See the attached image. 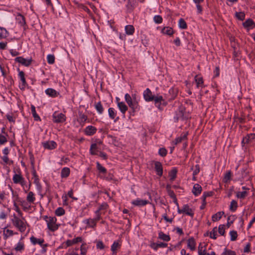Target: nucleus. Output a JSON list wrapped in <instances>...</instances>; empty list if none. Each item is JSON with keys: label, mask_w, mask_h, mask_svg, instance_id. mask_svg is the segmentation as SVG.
<instances>
[{"label": "nucleus", "mask_w": 255, "mask_h": 255, "mask_svg": "<svg viewBox=\"0 0 255 255\" xmlns=\"http://www.w3.org/2000/svg\"><path fill=\"white\" fill-rule=\"evenodd\" d=\"M13 218L11 220L13 225L21 233L25 232L26 229V222L18 218L15 214L13 215Z\"/></svg>", "instance_id": "f257e3e1"}, {"label": "nucleus", "mask_w": 255, "mask_h": 255, "mask_svg": "<svg viewBox=\"0 0 255 255\" xmlns=\"http://www.w3.org/2000/svg\"><path fill=\"white\" fill-rule=\"evenodd\" d=\"M46 221L47 224L48 228L51 231H55L58 229V226L56 225V218L54 217H48L45 216Z\"/></svg>", "instance_id": "f03ea898"}, {"label": "nucleus", "mask_w": 255, "mask_h": 255, "mask_svg": "<svg viewBox=\"0 0 255 255\" xmlns=\"http://www.w3.org/2000/svg\"><path fill=\"white\" fill-rule=\"evenodd\" d=\"M52 118L53 122L55 123H63L66 121V116L62 113L54 112Z\"/></svg>", "instance_id": "7ed1b4c3"}, {"label": "nucleus", "mask_w": 255, "mask_h": 255, "mask_svg": "<svg viewBox=\"0 0 255 255\" xmlns=\"http://www.w3.org/2000/svg\"><path fill=\"white\" fill-rule=\"evenodd\" d=\"M32 60L30 58L29 59H25L22 57H17L15 58V61L21 64L22 65L28 67L31 64Z\"/></svg>", "instance_id": "20e7f679"}, {"label": "nucleus", "mask_w": 255, "mask_h": 255, "mask_svg": "<svg viewBox=\"0 0 255 255\" xmlns=\"http://www.w3.org/2000/svg\"><path fill=\"white\" fill-rule=\"evenodd\" d=\"M17 234H18L17 232L14 233L12 230L6 229V227L3 229V238L5 240L14 235Z\"/></svg>", "instance_id": "39448f33"}, {"label": "nucleus", "mask_w": 255, "mask_h": 255, "mask_svg": "<svg viewBox=\"0 0 255 255\" xmlns=\"http://www.w3.org/2000/svg\"><path fill=\"white\" fill-rule=\"evenodd\" d=\"M143 97L144 100L147 102L152 101L154 99V96L152 95V92L149 88H147L144 91Z\"/></svg>", "instance_id": "423d86ee"}, {"label": "nucleus", "mask_w": 255, "mask_h": 255, "mask_svg": "<svg viewBox=\"0 0 255 255\" xmlns=\"http://www.w3.org/2000/svg\"><path fill=\"white\" fill-rule=\"evenodd\" d=\"M43 146L45 149H53L56 147V143L53 140L48 141L42 143Z\"/></svg>", "instance_id": "0eeeda50"}, {"label": "nucleus", "mask_w": 255, "mask_h": 255, "mask_svg": "<svg viewBox=\"0 0 255 255\" xmlns=\"http://www.w3.org/2000/svg\"><path fill=\"white\" fill-rule=\"evenodd\" d=\"M96 131L97 128L92 126H88L84 129L85 133L89 136L94 134Z\"/></svg>", "instance_id": "6e6552de"}, {"label": "nucleus", "mask_w": 255, "mask_h": 255, "mask_svg": "<svg viewBox=\"0 0 255 255\" xmlns=\"http://www.w3.org/2000/svg\"><path fill=\"white\" fill-rule=\"evenodd\" d=\"M149 203V202L147 200H143L140 199H136V200H134L132 201L131 203L132 204L136 206H143L146 205Z\"/></svg>", "instance_id": "1a4fd4ad"}, {"label": "nucleus", "mask_w": 255, "mask_h": 255, "mask_svg": "<svg viewBox=\"0 0 255 255\" xmlns=\"http://www.w3.org/2000/svg\"><path fill=\"white\" fill-rule=\"evenodd\" d=\"M128 104L129 108L132 109L133 112L139 110L140 107L138 101H136L135 100L134 101L132 100L128 103Z\"/></svg>", "instance_id": "9d476101"}, {"label": "nucleus", "mask_w": 255, "mask_h": 255, "mask_svg": "<svg viewBox=\"0 0 255 255\" xmlns=\"http://www.w3.org/2000/svg\"><path fill=\"white\" fill-rule=\"evenodd\" d=\"M243 25L244 27L247 28L248 30L250 29L255 27V23L251 18H249L246 20L244 22H243Z\"/></svg>", "instance_id": "9b49d317"}, {"label": "nucleus", "mask_w": 255, "mask_h": 255, "mask_svg": "<svg viewBox=\"0 0 255 255\" xmlns=\"http://www.w3.org/2000/svg\"><path fill=\"white\" fill-rule=\"evenodd\" d=\"M117 104L119 110L123 114V117H125V113L128 109V106L123 102H118Z\"/></svg>", "instance_id": "f8f14e48"}, {"label": "nucleus", "mask_w": 255, "mask_h": 255, "mask_svg": "<svg viewBox=\"0 0 255 255\" xmlns=\"http://www.w3.org/2000/svg\"><path fill=\"white\" fill-rule=\"evenodd\" d=\"M82 237H78L76 238L73 239V240H68L66 242V244L67 247L71 246L74 244H76L78 243L82 242Z\"/></svg>", "instance_id": "ddd939ff"}, {"label": "nucleus", "mask_w": 255, "mask_h": 255, "mask_svg": "<svg viewBox=\"0 0 255 255\" xmlns=\"http://www.w3.org/2000/svg\"><path fill=\"white\" fill-rule=\"evenodd\" d=\"M87 119L88 118L86 115L83 114L82 112H79V117L77 121L81 126L83 127Z\"/></svg>", "instance_id": "4468645a"}, {"label": "nucleus", "mask_w": 255, "mask_h": 255, "mask_svg": "<svg viewBox=\"0 0 255 255\" xmlns=\"http://www.w3.org/2000/svg\"><path fill=\"white\" fill-rule=\"evenodd\" d=\"M155 169L158 175L159 176H162L163 174V168L160 162L156 161L155 162Z\"/></svg>", "instance_id": "2eb2a0df"}, {"label": "nucleus", "mask_w": 255, "mask_h": 255, "mask_svg": "<svg viewBox=\"0 0 255 255\" xmlns=\"http://www.w3.org/2000/svg\"><path fill=\"white\" fill-rule=\"evenodd\" d=\"M182 209L183 213H185L186 215H189L192 217H193L194 213L192 210L189 207L188 205H184L182 207Z\"/></svg>", "instance_id": "dca6fc26"}, {"label": "nucleus", "mask_w": 255, "mask_h": 255, "mask_svg": "<svg viewBox=\"0 0 255 255\" xmlns=\"http://www.w3.org/2000/svg\"><path fill=\"white\" fill-rule=\"evenodd\" d=\"M187 247L191 251H194L195 250L196 242L193 237H191L188 240Z\"/></svg>", "instance_id": "f3484780"}, {"label": "nucleus", "mask_w": 255, "mask_h": 255, "mask_svg": "<svg viewBox=\"0 0 255 255\" xmlns=\"http://www.w3.org/2000/svg\"><path fill=\"white\" fill-rule=\"evenodd\" d=\"M30 242L33 245H35L36 244H39L41 246H43V243H44V241L43 239H37L34 236H32L30 238Z\"/></svg>", "instance_id": "a211bd4d"}, {"label": "nucleus", "mask_w": 255, "mask_h": 255, "mask_svg": "<svg viewBox=\"0 0 255 255\" xmlns=\"http://www.w3.org/2000/svg\"><path fill=\"white\" fill-rule=\"evenodd\" d=\"M45 93L50 97H56L59 95V93L52 88H48L45 90Z\"/></svg>", "instance_id": "6ab92c4d"}, {"label": "nucleus", "mask_w": 255, "mask_h": 255, "mask_svg": "<svg viewBox=\"0 0 255 255\" xmlns=\"http://www.w3.org/2000/svg\"><path fill=\"white\" fill-rule=\"evenodd\" d=\"M153 100L155 102V104L156 106L158 108L160 109V105L162 103V102H164L163 98L162 96H158L154 97Z\"/></svg>", "instance_id": "aec40b11"}, {"label": "nucleus", "mask_w": 255, "mask_h": 255, "mask_svg": "<svg viewBox=\"0 0 255 255\" xmlns=\"http://www.w3.org/2000/svg\"><path fill=\"white\" fill-rule=\"evenodd\" d=\"M202 191V187L199 184H195L193 188L192 192L195 196L199 195Z\"/></svg>", "instance_id": "412c9836"}, {"label": "nucleus", "mask_w": 255, "mask_h": 255, "mask_svg": "<svg viewBox=\"0 0 255 255\" xmlns=\"http://www.w3.org/2000/svg\"><path fill=\"white\" fill-rule=\"evenodd\" d=\"M70 173V168L68 167H64L62 169L61 172V177L62 178H65L69 176Z\"/></svg>", "instance_id": "4be33fe9"}, {"label": "nucleus", "mask_w": 255, "mask_h": 255, "mask_svg": "<svg viewBox=\"0 0 255 255\" xmlns=\"http://www.w3.org/2000/svg\"><path fill=\"white\" fill-rule=\"evenodd\" d=\"M23 177L20 174H15L12 177V180L14 183L19 184L21 180L23 179Z\"/></svg>", "instance_id": "5701e85b"}, {"label": "nucleus", "mask_w": 255, "mask_h": 255, "mask_svg": "<svg viewBox=\"0 0 255 255\" xmlns=\"http://www.w3.org/2000/svg\"><path fill=\"white\" fill-rule=\"evenodd\" d=\"M26 200L28 203L30 204L34 202V201L35 200V197L33 192L30 191L28 192L26 197Z\"/></svg>", "instance_id": "b1692460"}, {"label": "nucleus", "mask_w": 255, "mask_h": 255, "mask_svg": "<svg viewBox=\"0 0 255 255\" xmlns=\"http://www.w3.org/2000/svg\"><path fill=\"white\" fill-rule=\"evenodd\" d=\"M83 222L86 224L87 226L91 228H94L96 225V222L94 220V219H86Z\"/></svg>", "instance_id": "393cba45"}, {"label": "nucleus", "mask_w": 255, "mask_h": 255, "mask_svg": "<svg viewBox=\"0 0 255 255\" xmlns=\"http://www.w3.org/2000/svg\"><path fill=\"white\" fill-rule=\"evenodd\" d=\"M31 111L33 117L35 121H40V117L37 114L36 112L35 107L33 105H31Z\"/></svg>", "instance_id": "a878e982"}, {"label": "nucleus", "mask_w": 255, "mask_h": 255, "mask_svg": "<svg viewBox=\"0 0 255 255\" xmlns=\"http://www.w3.org/2000/svg\"><path fill=\"white\" fill-rule=\"evenodd\" d=\"M95 108L96 109L97 112L99 114H102L104 112V108L101 104V102H99L95 104Z\"/></svg>", "instance_id": "bb28decb"}, {"label": "nucleus", "mask_w": 255, "mask_h": 255, "mask_svg": "<svg viewBox=\"0 0 255 255\" xmlns=\"http://www.w3.org/2000/svg\"><path fill=\"white\" fill-rule=\"evenodd\" d=\"M125 30L128 35H132L134 32V28L131 25H128L125 27Z\"/></svg>", "instance_id": "cd10ccee"}, {"label": "nucleus", "mask_w": 255, "mask_h": 255, "mask_svg": "<svg viewBox=\"0 0 255 255\" xmlns=\"http://www.w3.org/2000/svg\"><path fill=\"white\" fill-rule=\"evenodd\" d=\"M158 238L159 239L166 242H168L170 240V238L169 235H166L162 232H160L159 233Z\"/></svg>", "instance_id": "c85d7f7f"}, {"label": "nucleus", "mask_w": 255, "mask_h": 255, "mask_svg": "<svg viewBox=\"0 0 255 255\" xmlns=\"http://www.w3.org/2000/svg\"><path fill=\"white\" fill-rule=\"evenodd\" d=\"M224 214V213L223 212H219L217 213L216 214L213 215L212 217V221L213 222H216V221L219 220L221 218L222 215Z\"/></svg>", "instance_id": "c756f323"}, {"label": "nucleus", "mask_w": 255, "mask_h": 255, "mask_svg": "<svg viewBox=\"0 0 255 255\" xmlns=\"http://www.w3.org/2000/svg\"><path fill=\"white\" fill-rule=\"evenodd\" d=\"M90 153L92 155H96L97 154L98 152V147L96 143H93L91 144L90 147Z\"/></svg>", "instance_id": "7c9ffc66"}, {"label": "nucleus", "mask_w": 255, "mask_h": 255, "mask_svg": "<svg viewBox=\"0 0 255 255\" xmlns=\"http://www.w3.org/2000/svg\"><path fill=\"white\" fill-rule=\"evenodd\" d=\"M18 76H19V78H20V80L22 82V88L23 89V88H24V87L26 84V80L24 78V73L23 71H20L19 72Z\"/></svg>", "instance_id": "2f4dec72"}, {"label": "nucleus", "mask_w": 255, "mask_h": 255, "mask_svg": "<svg viewBox=\"0 0 255 255\" xmlns=\"http://www.w3.org/2000/svg\"><path fill=\"white\" fill-rule=\"evenodd\" d=\"M8 35V33L5 28L0 27V38H6Z\"/></svg>", "instance_id": "473e14b6"}, {"label": "nucleus", "mask_w": 255, "mask_h": 255, "mask_svg": "<svg viewBox=\"0 0 255 255\" xmlns=\"http://www.w3.org/2000/svg\"><path fill=\"white\" fill-rule=\"evenodd\" d=\"M187 136V133H184L183 134H181V135L180 137H177L175 140V144H177L180 142H181L182 141L186 139Z\"/></svg>", "instance_id": "72a5a7b5"}, {"label": "nucleus", "mask_w": 255, "mask_h": 255, "mask_svg": "<svg viewBox=\"0 0 255 255\" xmlns=\"http://www.w3.org/2000/svg\"><path fill=\"white\" fill-rule=\"evenodd\" d=\"M177 171L176 168H174L172 169L169 173V176L170 177V180L171 181H173L176 177Z\"/></svg>", "instance_id": "f704fd0d"}, {"label": "nucleus", "mask_w": 255, "mask_h": 255, "mask_svg": "<svg viewBox=\"0 0 255 255\" xmlns=\"http://www.w3.org/2000/svg\"><path fill=\"white\" fill-rule=\"evenodd\" d=\"M202 246V244L200 243L198 247V255H207L206 252V248L205 247Z\"/></svg>", "instance_id": "c9c22d12"}, {"label": "nucleus", "mask_w": 255, "mask_h": 255, "mask_svg": "<svg viewBox=\"0 0 255 255\" xmlns=\"http://www.w3.org/2000/svg\"><path fill=\"white\" fill-rule=\"evenodd\" d=\"M108 113L110 118L113 120L115 118L117 115L116 112L115 111V109L113 108H110L108 109Z\"/></svg>", "instance_id": "e433bc0d"}, {"label": "nucleus", "mask_w": 255, "mask_h": 255, "mask_svg": "<svg viewBox=\"0 0 255 255\" xmlns=\"http://www.w3.org/2000/svg\"><path fill=\"white\" fill-rule=\"evenodd\" d=\"M162 32L168 35H171L173 33V29L171 27H164L162 29Z\"/></svg>", "instance_id": "4c0bfd02"}, {"label": "nucleus", "mask_w": 255, "mask_h": 255, "mask_svg": "<svg viewBox=\"0 0 255 255\" xmlns=\"http://www.w3.org/2000/svg\"><path fill=\"white\" fill-rule=\"evenodd\" d=\"M238 207V203L235 200H232L231 202L230 206V210L231 211L234 212L236 210Z\"/></svg>", "instance_id": "58836bf2"}, {"label": "nucleus", "mask_w": 255, "mask_h": 255, "mask_svg": "<svg viewBox=\"0 0 255 255\" xmlns=\"http://www.w3.org/2000/svg\"><path fill=\"white\" fill-rule=\"evenodd\" d=\"M217 227H215L213 229L212 231L210 232V233H207V236L210 234V237L213 239H216V235H217Z\"/></svg>", "instance_id": "ea45409f"}, {"label": "nucleus", "mask_w": 255, "mask_h": 255, "mask_svg": "<svg viewBox=\"0 0 255 255\" xmlns=\"http://www.w3.org/2000/svg\"><path fill=\"white\" fill-rule=\"evenodd\" d=\"M235 16L237 18L240 20H243L245 17V14L244 12H236L235 13Z\"/></svg>", "instance_id": "a19ab883"}, {"label": "nucleus", "mask_w": 255, "mask_h": 255, "mask_svg": "<svg viewBox=\"0 0 255 255\" xmlns=\"http://www.w3.org/2000/svg\"><path fill=\"white\" fill-rule=\"evenodd\" d=\"M178 24H179V27L181 29H184L187 28V24H186L185 21L183 18H180L179 20Z\"/></svg>", "instance_id": "79ce46f5"}, {"label": "nucleus", "mask_w": 255, "mask_h": 255, "mask_svg": "<svg viewBox=\"0 0 255 255\" xmlns=\"http://www.w3.org/2000/svg\"><path fill=\"white\" fill-rule=\"evenodd\" d=\"M65 212L64 209L62 207L58 208L55 212V215L57 216H61L65 214Z\"/></svg>", "instance_id": "37998d69"}, {"label": "nucleus", "mask_w": 255, "mask_h": 255, "mask_svg": "<svg viewBox=\"0 0 255 255\" xmlns=\"http://www.w3.org/2000/svg\"><path fill=\"white\" fill-rule=\"evenodd\" d=\"M195 81L198 87L201 86L203 84V80L202 77H199L197 76H196L195 77Z\"/></svg>", "instance_id": "c03bdc74"}, {"label": "nucleus", "mask_w": 255, "mask_h": 255, "mask_svg": "<svg viewBox=\"0 0 255 255\" xmlns=\"http://www.w3.org/2000/svg\"><path fill=\"white\" fill-rule=\"evenodd\" d=\"M231 172L230 171H228L225 175L223 181L224 182L227 183L231 180Z\"/></svg>", "instance_id": "a18cd8bd"}, {"label": "nucleus", "mask_w": 255, "mask_h": 255, "mask_svg": "<svg viewBox=\"0 0 255 255\" xmlns=\"http://www.w3.org/2000/svg\"><path fill=\"white\" fill-rule=\"evenodd\" d=\"M120 244L117 242H114L113 245L111 246V250L113 252V254L116 253V251L120 247Z\"/></svg>", "instance_id": "49530a36"}, {"label": "nucleus", "mask_w": 255, "mask_h": 255, "mask_svg": "<svg viewBox=\"0 0 255 255\" xmlns=\"http://www.w3.org/2000/svg\"><path fill=\"white\" fill-rule=\"evenodd\" d=\"M230 235L231 236V241H234L236 240L237 237H238L237 232L236 231H230Z\"/></svg>", "instance_id": "de8ad7c7"}, {"label": "nucleus", "mask_w": 255, "mask_h": 255, "mask_svg": "<svg viewBox=\"0 0 255 255\" xmlns=\"http://www.w3.org/2000/svg\"><path fill=\"white\" fill-rule=\"evenodd\" d=\"M222 255H236V252L233 251L228 250L227 248L224 249Z\"/></svg>", "instance_id": "09e8293b"}, {"label": "nucleus", "mask_w": 255, "mask_h": 255, "mask_svg": "<svg viewBox=\"0 0 255 255\" xmlns=\"http://www.w3.org/2000/svg\"><path fill=\"white\" fill-rule=\"evenodd\" d=\"M47 62L50 64H52L55 62V57L53 55L49 54L47 57Z\"/></svg>", "instance_id": "8fccbe9b"}, {"label": "nucleus", "mask_w": 255, "mask_h": 255, "mask_svg": "<svg viewBox=\"0 0 255 255\" xmlns=\"http://www.w3.org/2000/svg\"><path fill=\"white\" fill-rule=\"evenodd\" d=\"M14 249L16 251H21L23 250L24 249V244L21 242L18 243Z\"/></svg>", "instance_id": "3c124183"}, {"label": "nucleus", "mask_w": 255, "mask_h": 255, "mask_svg": "<svg viewBox=\"0 0 255 255\" xmlns=\"http://www.w3.org/2000/svg\"><path fill=\"white\" fill-rule=\"evenodd\" d=\"M247 195L246 191L238 192L237 193V197L238 198L244 199Z\"/></svg>", "instance_id": "603ef678"}, {"label": "nucleus", "mask_w": 255, "mask_h": 255, "mask_svg": "<svg viewBox=\"0 0 255 255\" xmlns=\"http://www.w3.org/2000/svg\"><path fill=\"white\" fill-rule=\"evenodd\" d=\"M96 164H97V169L99 170L100 172L103 173H105L106 172V171H107L106 169L104 167L102 166L101 164H100L99 162H97Z\"/></svg>", "instance_id": "864d4df0"}, {"label": "nucleus", "mask_w": 255, "mask_h": 255, "mask_svg": "<svg viewBox=\"0 0 255 255\" xmlns=\"http://www.w3.org/2000/svg\"><path fill=\"white\" fill-rule=\"evenodd\" d=\"M158 154L162 157H164L167 154V150L165 148H160L158 150Z\"/></svg>", "instance_id": "5fc2aeb1"}, {"label": "nucleus", "mask_w": 255, "mask_h": 255, "mask_svg": "<svg viewBox=\"0 0 255 255\" xmlns=\"http://www.w3.org/2000/svg\"><path fill=\"white\" fill-rule=\"evenodd\" d=\"M154 21L157 24L161 23L162 21V18L159 15H156L154 16Z\"/></svg>", "instance_id": "6e6d98bb"}, {"label": "nucleus", "mask_w": 255, "mask_h": 255, "mask_svg": "<svg viewBox=\"0 0 255 255\" xmlns=\"http://www.w3.org/2000/svg\"><path fill=\"white\" fill-rule=\"evenodd\" d=\"M191 170H193V175L196 176L200 172V166L198 164H196L194 169L193 167L191 168Z\"/></svg>", "instance_id": "4d7b16f0"}, {"label": "nucleus", "mask_w": 255, "mask_h": 255, "mask_svg": "<svg viewBox=\"0 0 255 255\" xmlns=\"http://www.w3.org/2000/svg\"><path fill=\"white\" fill-rule=\"evenodd\" d=\"M225 226L224 225H220L219 226L218 232L221 236H224L225 234Z\"/></svg>", "instance_id": "13d9d810"}, {"label": "nucleus", "mask_w": 255, "mask_h": 255, "mask_svg": "<svg viewBox=\"0 0 255 255\" xmlns=\"http://www.w3.org/2000/svg\"><path fill=\"white\" fill-rule=\"evenodd\" d=\"M81 254L82 255H86L87 252V249L85 246L82 244L80 247Z\"/></svg>", "instance_id": "bf43d9fd"}, {"label": "nucleus", "mask_w": 255, "mask_h": 255, "mask_svg": "<svg viewBox=\"0 0 255 255\" xmlns=\"http://www.w3.org/2000/svg\"><path fill=\"white\" fill-rule=\"evenodd\" d=\"M7 139L5 136L0 134V144H3L7 142Z\"/></svg>", "instance_id": "052dcab7"}, {"label": "nucleus", "mask_w": 255, "mask_h": 255, "mask_svg": "<svg viewBox=\"0 0 255 255\" xmlns=\"http://www.w3.org/2000/svg\"><path fill=\"white\" fill-rule=\"evenodd\" d=\"M125 101H126L127 104L133 100L131 96H130V95L128 93L126 94V95L125 96Z\"/></svg>", "instance_id": "680f3d73"}, {"label": "nucleus", "mask_w": 255, "mask_h": 255, "mask_svg": "<svg viewBox=\"0 0 255 255\" xmlns=\"http://www.w3.org/2000/svg\"><path fill=\"white\" fill-rule=\"evenodd\" d=\"M18 18L20 19L19 22L21 25L25 24V18L23 15H22L21 14H19L18 15Z\"/></svg>", "instance_id": "e2e57ef3"}, {"label": "nucleus", "mask_w": 255, "mask_h": 255, "mask_svg": "<svg viewBox=\"0 0 255 255\" xmlns=\"http://www.w3.org/2000/svg\"><path fill=\"white\" fill-rule=\"evenodd\" d=\"M7 217V214L4 211H1L0 213V219L4 220Z\"/></svg>", "instance_id": "0e129e2a"}, {"label": "nucleus", "mask_w": 255, "mask_h": 255, "mask_svg": "<svg viewBox=\"0 0 255 255\" xmlns=\"http://www.w3.org/2000/svg\"><path fill=\"white\" fill-rule=\"evenodd\" d=\"M13 206L14 207V210L15 211L17 212L18 213V214H19L20 215H21L22 213L20 211V210L19 209L18 205H17V204L14 202V204H13Z\"/></svg>", "instance_id": "69168bd1"}, {"label": "nucleus", "mask_w": 255, "mask_h": 255, "mask_svg": "<svg viewBox=\"0 0 255 255\" xmlns=\"http://www.w3.org/2000/svg\"><path fill=\"white\" fill-rule=\"evenodd\" d=\"M97 247L98 249L102 250L104 248L105 246L102 241H99L97 244Z\"/></svg>", "instance_id": "338daca9"}, {"label": "nucleus", "mask_w": 255, "mask_h": 255, "mask_svg": "<svg viewBox=\"0 0 255 255\" xmlns=\"http://www.w3.org/2000/svg\"><path fill=\"white\" fill-rule=\"evenodd\" d=\"M6 118L9 122H13V123L15 122V119L11 115H7Z\"/></svg>", "instance_id": "774afa93"}]
</instances>
